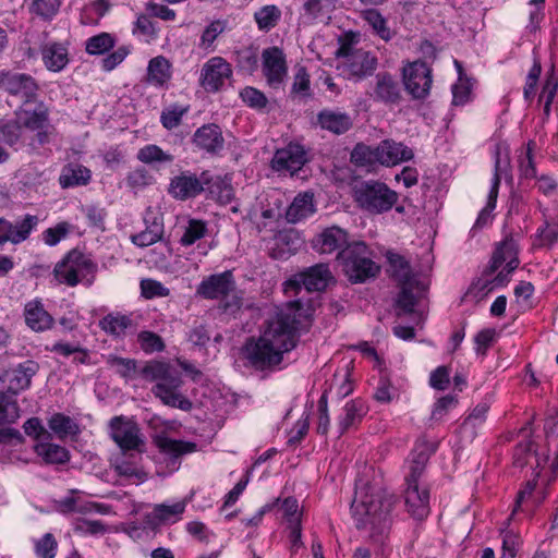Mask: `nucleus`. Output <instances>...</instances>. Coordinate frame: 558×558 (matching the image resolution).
<instances>
[{"mask_svg": "<svg viewBox=\"0 0 558 558\" xmlns=\"http://www.w3.org/2000/svg\"><path fill=\"white\" fill-rule=\"evenodd\" d=\"M494 175L487 196V204L483 209H495L501 179L511 182L510 150L506 143H497L494 148Z\"/></svg>", "mask_w": 558, "mask_h": 558, "instance_id": "2eb2a0df", "label": "nucleus"}, {"mask_svg": "<svg viewBox=\"0 0 558 558\" xmlns=\"http://www.w3.org/2000/svg\"><path fill=\"white\" fill-rule=\"evenodd\" d=\"M0 89L29 104L36 100L39 88L32 75L8 71L0 73Z\"/></svg>", "mask_w": 558, "mask_h": 558, "instance_id": "f8f14e48", "label": "nucleus"}, {"mask_svg": "<svg viewBox=\"0 0 558 558\" xmlns=\"http://www.w3.org/2000/svg\"><path fill=\"white\" fill-rule=\"evenodd\" d=\"M126 185L133 190H142L155 182L154 175L145 168L137 167L126 175Z\"/></svg>", "mask_w": 558, "mask_h": 558, "instance_id": "13d9d810", "label": "nucleus"}, {"mask_svg": "<svg viewBox=\"0 0 558 558\" xmlns=\"http://www.w3.org/2000/svg\"><path fill=\"white\" fill-rule=\"evenodd\" d=\"M387 258L391 268V277L400 289L395 300L396 314L399 317L413 314L415 306L425 296L427 286L412 272L405 257L390 253Z\"/></svg>", "mask_w": 558, "mask_h": 558, "instance_id": "7ed1b4c3", "label": "nucleus"}, {"mask_svg": "<svg viewBox=\"0 0 558 558\" xmlns=\"http://www.w3.org/2000/svg\"><path fill=\"white\" fill-rule=\"evenodd\" d=\"M232 76V69L229 62L221 57H213L204 63L199 83L206 92H218Z\"/></svg>", "mask_w": 558, "mask_h": 558, "instance_id": "6ab92c4d", "label": "nucleus"}, {"mask_svg": "<svg viewBox=\"0 0 558 558\" xmlns=\"http://www.w3.org/2000/svg\"><path fill=\"white\" fill-rule=\"evenodd\" d=\"M73 531L81 535H101L107 532V529L100 520L77 519Z\"/></svg>", "mask_w": 558, "mask_h": 558, "instance_id": "e2e57ef3", "label": "nucleus"}, {"mask_svg": "<svg viewBox=\"0 0 558 558\" xmlns=\"http://www.w3.org/2000/svg\"><path fill=\"white\" fill-rule=\"evenodd\" d=\"M137 342L141 349L147 354L162 352L166 348L162 338L156 332L148 330L141 331L137 335Z\"/></svg>", "mask_w": 558, "mask_h": 558, "instance_id": "5fc2aeb1", "label": "nucleus"}, {"mask_svg": "<svg viewBox=\"0 0 558 558\" xmlns=\"http://www.w3.org/2000/svg\"><path fill=\"white\" fill-rule=\"evenodd\" d=\"M186 507L185 501H178L172 505H157L154 508V515L161 522H177Z\"/></svg>", "mask_w": 558, "mask_h": 558, "instance_id": "603ef678", "label": "nucleus"}, {"mask_svg": "<svg viewBox=\"0 0 558 558\" xmlns=\"http://www.w3.org/2000/svg\"><path fill=\"white\" fill-rule=\"evenodd\" d=\"M208 232L207 223L198 219H190L183 235L180 239L182 246H191L203 239Z\"/></svg>", "mask_w": 558, "mask_h": 558, "instance_id": "3c124183", "label": "nucleus"}, {"mask_svg": "<svg viewBox=\"0 0 558 558\" xmlns=\"http://www.w3.org/2000/svg\"><path fill=\"white\" fill-rule=\"evenodd\" d=\"M34 451L46 464H65L70 461V451L60 445L52 442H38Z\"/></svg>", "mask_w": 558, "mask_h": 558, "instance_id": "4c0bfd02", "label": "nucleus"}, {"mask_svg": "<svg viewBox=\"0 0 558 558\" xmlns=\"http://www.w3.org/2000/svg\"><path fill=\"white\" fill-rule=\"evenodd\" d=\"M282 16L281 10L275 4H267L254 12V21L260 32L274 29Z\"/></svg>", "mask_w": 558, "mask_h": 558, "instance_id": "79ce46f5", "label": "nucleus"}, {"mask_svg": "<svg viewBox=\"0 0 558 558\" xmlns=\"http://www.w3.org/2000/svg\"><path fill=\"white\" fill-rule=\"evenodd\" d=\"M489 408L490 405L487 401H482L474 407L460 425V434L463 439L472 441L476 437L477 429L481 428L486 421Z\"/></svg>", "mask_w": 558, "mask_h": 558, "instance_id": "473e14b6", "label": "nucleus"}, {"mask_svg": "<svg viewBox=\"0 0 558 558\" xmlns=\"http://www.w3.org/2000/svg\"><path fill=\"white\" fill-rule=\"evenodd\" d=\"M437 445L425 437L418 438L408 460L405 484H421L420 480L425 472L430 456L436 451Z\"/></svg>", "mask_w": 558, "mask_h": 558, "instance_id": "f3484780", "label": "nucleus"}, {"mask_svg": "<svg viewBox=\"0 0 558 558\" xmlns=\"http://www.w3.org/2000/svg\"><path fill=\"white\" fill-rule=\"evenodd\" d=\"M395 396H397V389L392 386L387 373L381 372L374 392V399L380 403H389Z\"/></svg>", "mask_w": 558, "mask_h": 558, "instance_id": "bf43d9fd", "label": "nucleus"}, {"mask_svg": "<svg viewBox=\"0 0 558 558\" xmlns=\"http://www.w3.org/2000/svg\"><path fill=\"white\" fill-rule=\"evenodd\" d=\"M312 323L310 306L302 301H291L267 320L262 335L251 337L243 347V355L256 369H267L282 362L283 353L293 350L299 340V330L307 329Z\"/></svg>", "mask_w": 558, "mask_h": 558, "instance_id": "f257e3e1", "label": "nucleus"}, {"mask_svg": "<svg viewBox=\"0 0 558 558\" xmlns=\"http://www.w3.org/2000/svg\"><path fill=\"white\" fill-rule=\"evenodd\" d=\"M142 295L146 299L166 298L170 294V290L161 282L154 279H143L141 281Z\"/></svg>", "mask_w": 558, "mask_h": 558, "instance_id": "338daca9", "label": "nucleus"}, {"mask_svg": "<svg viewBox=\"0 0 558 558\" xmlns=\"http://www.w3.org/2000/svg\"><path fill=\"white\" fill-rule=\"evenodd\" d=\"M107 363L118 375L125 379L132 378L137 372V363L133 359L110 355Z\"/></svg>", "mask_w": 558, "mask_h": 558, "instance_id": "6e6d98bb", "label": "nucleus"}, {"mask_svg": "<svg viewBox=\"0 0 558 558\" xmlns=\"http://www.w3.org/2000/svg\"><path fill=\"white\" fill-rule=\"evenodd\" d=\"M110 437L121 452H144L145 440L137 423L123 415L113 416L109 422Z\"/></svg>", "mask_w": 558, "mask_h": 558, "instance_id": "9d476101", "label": "nucleus"}, {"mask_svg": "<svg viewBox=\"0 0 558 558\" xmlns=\"http://www.w3.org/2000/svg\"><path fill=\"white\" fill-rule=\"evenodd\" d=\"M307 162L306 151L299 144H289L284 148L278 149L271 160V168L275 171H289L294 174L301 170Z\"/></svg>", "mask_w": 558, "mask_h": 558, "instance_id": "aec40b11", "label": "nucleus"}, {"mask_svg": "<svg viewBox=\"0 0 558 558\" xmlns=\"http://www.w3.org/2000/svg\"><path fill=\"white\" fill-rule=\"evenodd\" d=\"M39 364L33 360H26L7 373L9 381L8 391L16 396L20 391L28 389L32 378L37 374Z\"/></svg>", "mask_w": 558, "mask_h": 558, "instance_id": "a878e982", "label": "nucleus"}, {"mask_svg": "<svg viewBox=\"0 0 558 558\" xmlns=\"http://www.w3.org/2000/svg\"><path fill=\"white\" fill-rule=\"evenodd\" d=\"M170 366L168 362L153 360L146 362L138 374L143 379L156 384L159 379H162L163 374Z\"/></svg>", "mask_w": 558, "mask_h": 558, "instance_id": "4d7b16f0", "label": "nucleus"}, {"mask_svg": "<svg viewBox=\"0 0 558 558\" xmlns=\"http://www.w3.org/2000/svg\"><path fill=\"white\" fill-rule=\"evenodd\" d=\"M132 326V318L121 313H109L99 320L100 329L114 338L125 337Z\"/></svg>", "mask_w": 558, "mask_h": 558, "instance_id": "e433bc0d", "label": "nucleus"}, {"mask_svg": "<svg viewBox=\"0 0 558 558\" xmlns=\"http://www.w3.org/2000/svg\"><path fill=\"white\" fill-rule=\"evenodd\" d=\"M48 425L61 440L69 436L76 437L81 433L78 424L63 413H54L48 421Z\"/></svg>", "mask_w": 558, "mask_h": 558, "instance_id": "a19ab883", "label": "nucleus"}, {"mask_svg": "<svg viewBox=\"0 0 558 558\" xmlns=\"http://www.w3.org/2000/svg\"><path fill=\"white\" fill-rule=\"evenodd\" d=\"M373 252L362 241H354L338 252L337 259L351 283H364L374 279L380 271L372 258Z\"/></svg>", "mask_w": 558, "mask_h": 558, "instance_id": "39448f33", "label": "nucleus"}, {"mask_svg": "<svg viewBox=\"0 0 558 558\" xmlns=\"http://www.w3.org/2000/svg\"><path fill=\"white\" fill-rule=\"evenodd\" d=\"M154 444L159 452L167 456L170 460L177 461L185 454L197 450V445L193 441L172 439L166 434H159L154 437Z\"/></svg>", "mask_w": 558, "mask_h": 558, "instance_id": "c756f323", "label": "nucleus"}, {"mask_svg": "<svg viewBox=\"0 0 558 558\" xmlns=\"http://www.w3.org/2000/svg\"><path fill=\"white\" fill-rule=\"evenodd\" d=\"M349 243L348 233L338 227L326 228L313 240V247L320 254L342 251Z\"/></svg>", "mask_w": 558, "mask_h": 558, "instance_id": "bb28decb", "label": "nucleus"}, {"mask_svg": "<svg viewBox=\"0 0 558 558\" xmlns=\"http://www.w3.org/2000/svg\"><path fill=\"white\" fill-rule=\"evenodd\" d=\"M40 52L43 62L49 71L60 72L69 63L68 49L60 43H47Z\"/></svg>", "mask_w": 558, "mask_h": 558, "instance_id": "72a5a7b5", "label": "nucleus"}, {"mask_svg": "<svg viewBox=\"0 0 558 558\" xmlns=\"http://www.w3.org/2000/svg\"><path fill=\"white\" fill-rule=\"evenodd\" d=\"M57 541L51 533H46L36 542L35 553L40 558H54L57 553Z\"/></svg>", "mask_w": 558, "mask_h": 558, "instance_id": "774afa93", "label": "nucleus"}, {"mask_svg": "<svg viewBox=\"0 0 558 558\" xmlns=\"http://www.w3.org/2000/svg\"><path fill=\"white\" fill-rule=\"evenodd\" d=\"M193 141L195 145L208 153H217L223 147L221 130L216 124H206L196 130Z\"/></svg>", "mask_w": 558, "mask_h": 558, "instance_id": "2f4dec72", "label": "nucleus"}, {"mask_svg": "<svg viewBox=\"0 0 558 558\" xmlns=\"http://www.w3.org/2000/svg\"><path fill=\"white\" fill-rule=\"evenodd\" d=\"M24 317L26 325L36 332H43L51 329L53 317L45 310L40 301H31L24 307Z\"/></svg>", "mask_w": 558, "mask_h": 558, "instance_id": "7c9ffc66", "label": "nucleus"}, {"mask_svg": "<svg viewBox=\"0 0 558 558\" xmlns=\"http://www.w3.org/2000/svg\"><path fill=\"white\" fill-rule=\"evenodd\" d=\"M116 45V37L110 33H100L89 37L85 41V50L88 54L100 56L108 52Z\"/></svg>", "mask_w": 558, "mask_h": 558, "instance_id": "09e8293b", "label": "nucleus"}, {"mask_svg": "<svg viewBox=\"0 0 558 558\" xmlns=\"http://www.w3.org/2000/svg\"><path fill=\"white\" fill-rule=\"evenodd\" d=\"M207 179L205 184V191L207 197L216 202L219 206H226L231 203L234 198V190L231 184V178L229 175H211L207 171Z\"/></svg>", "mask_w": 558, "mask_h": 558, "instance_id": "c85d7f7f", "label": "nucleus"}, {"mask_svg": "<svg viewBox=\"0 0 558 558\" xmlns=\"http://www.w3.org/2000/svg\"><path fill=\"white\" fill-rule=\"evenodd\" d=\"M356 43V35L352 33L340 39V46L336 51L339 60L337 70L347 80L362 81L373 75L378 59L371 51L357 48Z\"/></svg>", "mask_w": 558, "mask_h": 558, "instance_id": "20e7f679", "label": "nucleus"}, {"mask_svg": "<svg viewBox=\"0 0 558 558\" xmlns=\"http://www.w3.org/2000/svg\"><path fill=\"white\" fill-rule=\"evenodd\" d=\"M353 196L365 209H391L398 201V194L387 184L373 180L356 184Z\"/></svg>", "mask_w": 558, "mask_h": 558, "instance_id": "1a4fd4ad", "label": "nucleus"}, {"mask_svg": "<svg viewBox=\"0 0 558 558\" xmlns=\"http://www.w3.org/2000/svg\"><path fill=\"white\" fill-rule=\"evenodd\" d=\"M367 413L368 405L362 398L348 401L342 409V413L338 416L340 435L344 434L350 428H357Z\"/></svg>", "mask_w": 558, "mask_h": 558, "instance_id": "cd10ccee", "label": "nucleus"}, {"mask_svg": "<svg viewBox=\"0 0 558 558\" xmlns=\"http://www.w3.org/2000/svg\"><path fill=\"white\" fill-rule=\"evenodd\" d=\"M368 95L378 102L398 104L401 99V89L390 73L380 72L375 76V85Z\"/></svg>", "mask_w": 558, "mask_h": 558, "instance_id": "393cba45", "label": "nucleus"}, {"mask_svg": "<svg viewBox=\"0 0 558 558\" xmlns=\"http://www.w3.org/2000/svg\"><path fill=\"white\" fill-rule=\"evenodd\" d=\"M97 268V264L92 259L90 255L73 248L56 264L53 275L60 283L75 287L88 276L94 278Z\"/></svg>", "mask_w": 558, "mask_h": 558, "instance_id": "423d86ee", "label": "nucleus"}, {"mask_svg": "<svg viewBox=\"0 0 558 558\" xmlns=\"http://www.w3.org/2000/svg\"><path fill=\"white\" fill-rule=\"evenodd\" d=\"M546 218L544 227L537 229V233L533 240L535 248H550L558 241V220Z\"/></svg>", "mask_w": 558, "mask_h": 558, "instance_id": "49530a36", "label": "nucleus"}, {"mask_svg": "<svg viewBox=\"0 0 558 558\" xmlns=\"http://www.w3.org/2000/svg\"><path fill=\"white\" fill-rule=\"evenodd\" d=\"M310 428V415L304 414L296 423L293 425L291 430L288 434L287 444L290 447H296L304 437L307 435Z\"/></svg>", "mask_w": 558, "mask_h": 558, "instance_id": "69168bd1", "label": "nucleus"}, {"mask_svg": "<svg viewBox=\"0 0 558 558\" xmlns=\"http://www.w3.org/2000/svg\"><path fill=\"white\" fill-rule=\"evenodd\" d=\"M89 180L90 170L76 163L65 166L59 177V183L63 189L86 185Z\"/></svg>", "mask_w": 558, "mask_h": 558, "instance_id": "58836bf2", "label": "nucleus"}, {"mask_svg": "<svg viewBox=\"0 0 558 558\" xmlns=\"http://www.w3.org/2000/svg\"><path fill=\"white\" fill-rule=\"evenodd\" d=\"M262 72L269 87L278 89L284 84L288 64L281 48L272 46L262 51Z\"/></svg>", "mask_w": 558, "mask_h": 558, "instance_id": "9b49d317", "label": "nucleus"}, {"mask_svg": "<svg viewBox=\"0 0 558 558\" xmlns=\"http://www.w3.org/2000/svg\"><path fill=\"white\" fill-rule=\"evenodd\" d=\"M71 229V225L66 221L57 223L54 227L48 228L43 232V241L49 245L54 246L61 240L66 238Z\"/></svg>", "mask_w": 558, "mask_h": 558, "instance_id": "0e129e2a", "label": "nucleus"}, {"mask_svg": "<svg viewBox=\"0 0 558 558\" xmlns=\"http://www.w3.org/2000/svg\"><path fill=\"white\" fill-rule=\"evenodd\" d=\"M236 290V282L231 270H226L219 274L210 275L204 278L197 286L196 294L206 300H220L225 301L232 296V302H225V311L241 307V298L234 294Z\"/></svg>", "mask_w": 558, "mask_h": 558, "instance_id": "0eeeda50", "label": "nucleus"}, {"mask_svg": "<svg viewBox=\"0 0 558 558\" xmlns=\"http://www.w3.org/2000/svg\"><path fill=\"white\" fill-rule=\"evenodd\" d=\"M319 125L335 134H342L352 126V120L348 113L332 110H323L318 113Z\"/></svg>", "mask_w": 558, "mask_h": 558, "instance_id": "f704fd0d", "label": "nucleus"}, {"mask_svg": "<svg viewBox=\"0 0 558 558\" xmlns=\"http://www.w3.org/2000/svg\"><path fill=\"white\" fill-rule=\"evenodd\" d=\"M405 89L416 99L425 98L432 86V70L423 61H415L403 69Z\"/></svg>", "mask_w": 558, "mask_h": 558, "instance_id": "dca6fc26", "label": "nucleus"}, {"mask_svg": "<svg viewBox=\"0 0 558 558\" xmlns=\"http://www.w3.org/2000/svg\"><path fill=\"white\" fill-rule=\"evenodd\" d=\"M17 119L29 130H41L48 123L49 110L44 102H39L34 110L21 109L17 112Z\"/></svg>", "mask_w": 558, "mask_h": 558, "instance_id": "ea45409f", "label": "nucleus"}, {"mask_svg": "<svg viewBox=\"0 0 558 558\" xmlns=\"http://www.w3.org/2000/svg\"><path fill=\"white\" fill-rule=\"evenodd\" d=\"M137 159L146 165L172 162L173 156L163 151L159 146L149 144L142 147L136 155Z\"/></svg>", "mask_w": 558, "mask_h": 558, "instance_id": "8fccbe9b", "label": "nucleus"}, {"mask_svg": "<svg viewBox=\"0 0 558 558\" xmlns=\"http://www.w3.org/2000/svg\"><path fill=\"white\" fill-rule=\"evenodd\" d=\"M396 497L377 483L356 482L351 512L356 519L357 527L366 523H380L392 511Z\"/></svg>", "mask_w": 558, "mask_h": 558, "instance_id": "f03ea898", "label": "nucleus"}, {"mask_svg": "<svg viewBox=\"0 0 558 558\" xmlns=\"http://www.w3.org/2000/svg\"><path fill=\"white\" fill-rule=\"evenodd\" d=\"M361 19L369 26L373 34L383 39L390 41L396 33L388 25V21L376 9H366L361 11Z\"/></svg>", "mask_w": 558, "mask_h": 558, "instance_id": "c9c22d12", "label": "nucleus"}, {"mask_svg": "<svg viewBox=\"0 0 558 558\" xmlns=\"http://www.w3.org/2000/svg\"><path fill=\"white\" fill-rule=\"evenodd\" d=\"M404 500L408 512L417 520L429 513V490L421 484H405Z\"/></svg>", "mask_w": 558, "mask_h": 558, "instance_id": "b1692460", "label": "nucleus"}, {"mask_svg": "<svg viewBox=\"0 0 558 558\" xmlns=\"http://www.w3.org/2000/svg\"><path fill=\"white\" fill-rule=\"evenodd\" d=\"M189 107L172 105L166 108L160 116V121L163 128L172 130L181 123L182 117L187 112Z\"/></svg>", "mask_w": 558, "mask_h": 558, "instance_id": "680f3d73", "label": "nucleus"}, {"mask_svg": "<svg viewBox=\"0 0 558 558\" xmlns=\"http://www.w3.org/2000/svg\"><path fill=\"white\" fill-rule=\"evenodd\" d=\"M535 146V142L530 141L526 144L525 149L522 150L521 155L519 156V171L520 175L524 179L536 178V168L533 158Z\"/></svg>", "mask_w": 558, "mask_h": 558, "instance_id": "864d4df0", "label": "nucleus"}, {"mask_svg": "<svg viewBox=\"0 0 558 558\" xmlns=\"http://www.w3.org/2000/svg\"><path fill=\"white\" fill-rule=\"evenodd\" d=\"M142 453L137 451L120 452L112 461L114 473L130 484H141L147 480L142 465Z\"/></svg>", "mask_w": 558, "mask_h": 558, "instance_id": "a211bd4d", "label": "nucleus"}, {"mask_svg": "<svg viewBox=\"0 0 558 558\" xmlns=\"http://www.w3.org/2000/svg\"><path fill=\"white\" fill-rule=\"evenodd\" d=\"M301 243L302 240L292 230L280 233L277 238L276 247H272L270 251V256L274 259H287Z\"/></svg>", "mask_w": 558, "mask_h": 558, "instance_id": "37998d69", "label": "nucleus"}, {"mask_svg": "<svg viewBox=\"0 0 558 558\" xmlns=\"http://www.w3.org/2000/svg\"><path fill=\"white\" fill-rule=\"evenodd\" d=\"M61 0H31L29 11L36 15L49 20L57 14Z\"/></svg>", "mask_w": 558, "mask_h": 558, "instance_id": "052dcab7", "label": "nucleus"}, {"mask_svg": "<svg viewBox=\"0 0 558 558\" xmlns=\"http://www.w3.org/2000/svg\"><path fill=\"white\" fill-rule=\"evenodd\" d=\"M20 417V407L15 396L0 391V425L13 424Z\"/></svg>", "mask_w": 558, "mask_h": 558, "instance_id": "de8ad7c7", "label": "nucleus"}, {"mask_svg": "<svg viewBox=\"0 0 558 558\" xmlns=\"http://www.w3.org/2000/svg\"><path fill=\"white\" fill-rule=\"evenodd\" d=\"M169 61L162 57L153 58L147 68V81L156 86H161L171 77Z\"/></svg>", "mask_w": 558, "mask_h": 558, "instance_id": "c03bdc74", "label": "nucleus"}, {"mask_svg": "<svg viewBox=\"0 0 558 558\" xmlns=\"http://www.w3.org/2000/svg\"><path fill=\"white\" fill-rule=\"evenodd\" d=\"M379 165L393 167L401 162L410 161L414 157L413 150L402 142L387 138L377 145Z\"/></svg>", "mask_w": 558, "mask_h": 558, "instance_id": "4be33fe9", "label": "nucleus"}, {"mask_svg": "<svg viewBox=\"0 0 558 558\" xmlns=\"http://www.w3.org/2000/svg\"><path fill=\"white\" fill-rule=\"evenodd\" d=\"M37 223L38 218L32 215H27L22 221L15 225L0 218V246L7 242L19 244L25 241Z\"/></svg>", "mask_w": 558, "mask_h": 558, "instance_id": "412c9836", "label": "nucleus"}, {"mask_svg": "<svg viewBox=\"0 0 558 558\" xmlns=\"http://www.w3.org/2000/svg\"><path fill=\"white\" fill-rule=\"evenodd\" d=\"M182 385L181 373L171 365L163 374L162 379L154 385L151 392L162 404L190 412L193 409V402L181 393Z\"/></svg>", "mask_w": 558, "mask_h": 558, "instance_id": "6e6552de", "label": "nucleus"}, {"mask_svg": "<svg viewBox=\"0 0 558 558\" xmlns=\"http://www.w3.org/2000/svg\"><path fill=\"white\" fill-rule=\"evenodd\" d=\"M350 160L359 168H372L379 163L377 146H369L364 143H357L351 151Z\"/></svg>", "mask_w": 558, "mask_h": 558, "instance_id": "a18cd8bd", "label": "nucleus"}, {"mask_svg": "<svg viewBox=\"0 0 558 558\" xmlns=\"http://www.w3.org/2000/svg\"><path fill=\"white\" fill-rule=\"evenodd\" d=\"M519 248L517 242L511 236H507L494 251L489 266L485 270L487 276L495 274L502 264L515 270L520 264Z\"/></svg>", "mask_w": 558, "mask_h": 558, "instance_id": "5701e85b", "label": "nucleus"}, {"mask_svg": "<svg viewBox=\"0 0 558 558\" xmlns=\"http://www.w3.org/2000/svg\"><path fill=\"white\" fill-rule=\"evenodd\" d=\"M206 181H208L207 171H203L199 175L187 170L181 171L170 179L168 193L179 201L195 198L205 191Z\"/></svg>", "mask_w": 558, "mask_h": 558, "instance_id": "ddd939ff", "label": "nucleus"}, {"mask_svg": "<svg viewBox=\"0 0 558 558\" xmlns=\"http://www.w3.org/2000/svg\"><path fill=\"white\" fill-rule=\"evenodd\" d=\"M330 271L327 265L317 264L305 271L294 275L284 282L286 292H299L302 288L306 291H322L327 287Z\"/></svg>", "mask_w": 558, "mask_h": 558, "instance_id": "4468645a", "label": "nucleus"}]
</instances>
